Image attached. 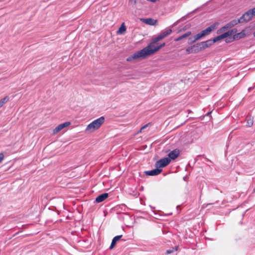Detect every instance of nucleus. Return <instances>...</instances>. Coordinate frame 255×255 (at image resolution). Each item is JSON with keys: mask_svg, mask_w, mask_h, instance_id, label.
I'll list each match as a JSON object with an SVG mask.
<instances>
[{"mask_svg": "<svg viewBox=\"0 0 255 255\" xmlns=\"http://www.w3.org/2000/svg\"><path fill=\"white\" fill-rule=\"evenodd\" d=\"M170 162V159L168 157H164L160 159L156 162L155 166L156 168H160L166 166Z\"/></svg>", "mask_w": 255, "mask_h": 255, "instance_id": "obj_3", "label": "nucleus"}, {"mask_svg": "<svg viewBox=\"0 0 255 255\" xmlns=\"http://www.w3.org/2000/svg\"><path fill=\"white\" fill-rule=\"evenodd\" d=\"M147 126V125H145V126H143V127H142L141 128V130H142L143 128H145Z\"/></svg>", "mask_w": 255, "mask_h": 255, "instance_id": "obj_32", "label": "nucleus"}, {"mask_svg": "<svg viewBox=\"0 0 255 255\" xmlns=\"http://www.w3.org/2000/svg\"><path fill=\"white\" fill-rule=\"evenodd\" d=\"M237 32V29L236 28H234L232 30H229L226 32H225L223 34L220 35L222 39L225 38L229 36H231L234 34L236 33Z\"/></svg>", "mask_w": 255, "mask_h": 255, "instance_id": "obj_12", "label": "nucleus"}, {"mask_svg": "<svg viewBox=\"0 0 255 255\" xmlns=\"http://www.w3.org/2000/svg\"><path fill=\"white\" fill-rule=\"evenodd\" d=\"M204 37L202 34V32L198 33L194 36V39L192 42H196V41L200 39L202 37Z\"/></svg>", "mask_w": 255, "mask_h": 255, "instance_id": "obj_21", "label": "nucleus"}, {"mask_svg": "<svg viewBox=\"0 0 255 255\" xmlns=\"http://www.w3.org/2000/svg\"><path fill=\"white\" fill-rule=\"evenodd\" d=\"M253 17L250 10L246 12L240 18L242 20V23L244 22L249 21Z\"/></svg>", "mask_w": 255, "mask_h": 255, "instance_id": "obj_5", "label": "nucleus"}, {"mask_svg": "<svg viewBox=\"0 0 255 255\" xmlns=\"http://www.w3.org/2000/svg\"><path fill=\"white\" fill-rule=\"evenodd\" d=\"M122 235H119L115 237L112 242L111 246L110 247V249L112 250L115 246L117 242L120 240V239L122 237Z\"/></svg>", "mask_w": 255, "mask_h": 255, "instance_id": "obj_15", "label": "nucleus"}, {"mask_svg": "<svg viewBox=\"0 0 255 255\" xmlns=\"http://www.w3.org/2000/svg\"><path fill=\"white\" fill-rule=\"evenodd\" d=\"M239 23H242V20L240 19V18L238 19V20H233L229 22L232 27Z\"/></svg>", "mask_w": 255, "mask_h": 255, "instance_id": "obj_22", "label": "nucleus"}, {"mask_svg": "<svg viewBox=\"0 0 255 255\" xmlns=\"http://www.w3.org/2000/svg\"><path fill=\"white\" fill-rule=\"evenodd\" d=\"M186 50L188 54L194 53V50L193 49V46L188 47Z\"/></svg>", "mask_w": 255, "mask_h": 255, "instance_id": "obj_24", "label": "nucleus"}, {"mask_svg": "<svg viewBox=\"0 0 255 255\" xmlns=\"http://www.w3.org/2000/svg\"><path fill=\"white\" fill-rule=\"evenodd\" d=\"M193 39H194V37H190L189 38V39H188V43L189 44H192V43H194V42H192Z\"/></svg>", "mask_w": 255, "mask_h": 255, "instance_id": "obj_29", "label": "nucleus"}, {"mask_svg": "<svg viewBox=\"0 0 255 255\" xmlns=\"http://www.w3.org/2000/svg\"><path fill=\"white\" fill-rule=\"evenodd\" d=\"M210 114H211V112H208V113L206 114V115H207V116H209Z\"/></svg>", "mask_w": 255, "mask_h": 255, "instance_id": "obj_33", "label": "nucleus"}, {"mask_svg": "<svg viewBox=\"0 0 255 255\" xmlns=\"http://www.w3.org/2000/svg\"><path fill=\"white\" fill-rule=\"evenodd\" d=\"M217 26V23H214L209 27L201 31L204 36L208 35L211 31L215 30Z\"/></svg>", "mask_w": 255, "mask_h": 255, "instance_id": "obj_6", "label": "nucleus"}, {"mask_svg": "<svg viewBox=\"0 0 255 255\" xmlns=\"http://www.w3.org/2000/svg\"><path fill=\"white\" fill-rule=\"evenodd\" d=\"M253 123H254V121H253V119L250 117L249 118H248L247 119V126L248 127H251L253 126Z\"/></svg>", "mask_w": 255, "mask_h": 255, "instance_id": "obj_23", "label": "nucleus"}, {"mask_svg": "<svg viewBox=\"0 0 255 255\" xmlns=\"http://www.w3.org/2000/svg\"><path fill=\"white\" fill-rule=\"evenodd\" d=\"M253 17L255 16V7L252 9H250Z\"/></svg>", "mask_w": 255, "mask_h": 255, "instance_id": "obj_26", "label": "nucleus"}, {"mask_svg": "<svg viewBox=\"0 0 255 255\" xmlns=\"http://www.w3.org/2000/svg\"><path fill=\"white\" fill-rule=\"evenodd\" d=\"M156 42H153V39L152 42L149 43L147 46L141 49L140 51L134 53L131 56L128 57L127 60L128 61H131L133 60L144 59L149 55L153 54L155 52L159 50L160 48L164 47L165 45V43H163L158 46H154V45Z\"/></svg>", "mask_w": 255, "mask_h": 255, "instance_id": "obj_1", "label": "nucleus"}, {"mask_svg": "<svg viewBox=\"0 0 255 255\" xmlns=\"http://www.w3.org/2000/svg\"><path fill=\"white\" fill-rule=\"evenodd\" d=\"M232 27L231 26V25H230V24L229 22L226 25L223 26L219 30H218V33L222 32L225 31L226 30L228 29V28H230Z\"/></svg>", "mask_w": 255, "mask_h": 255, "instance_id": "obj_19", "label": "nucleus"}, {"mask_svg": "<svg viewBox=\"0 0 255 255\" xmlns=\"http://www.w3.org/2000/svg\"><path fill=\"white\" fill-rule=\"evenodd\" d=\"M191 34V32L188 31V32L183 34L181 36H180L178 37L177 38H175L174 39V40L175 41H180V40H182V39H183L184 38H185L188 37Z\"/></svg>", "mask_w": 255, "mask_h": 255, "instance_id": "obj_17", "label": "nucleus"}, {"mask_svg": "<svg viewBox=\"0 0 255 255\" xmlns=\"http://www.w3.org/2000/svg\"><path fill=\"white\" fill-rule=\"evenodd\" d=\"M4 155L3 153H0V163L2 161V160L4 158Z\"/></svg>", "mask_w": 255, "mask_h": 255, "instance_id": "obj_28", "label": "nucleus"}, {"mask_svg": "<svg viewBox=\"0 0 255 255\" xmlns=\"http://www.w3.org/2000/svg\"><path fill=\"white\" fill-rule=\"evenodd\" d=\"M180 151L178 149H175L173 151H171L168 154V158L174 160L176 159L179 155Z\"/></svg>", "mask_w": 255, "mask_h": 255, "instance_id": "obj_10", "label": "nucleus"}, {"mask_svg": "<svg viewBox=\"0 0 255 255\" xmlns=\"http://www.w3.org/2000/svg\"><path fill=\"white\" fill-rule=\"evenodd\" d=\"M253 35L255 37V31L253 32Z\"/></svg>", "mask_w": 255, "mask_h": 255, "instance_id": "obj_34", "label": "nucleus"}, {"mask_svg": "<svg viewBox=\"0 0 255 255\" xmlns=\"http://www.w3.org/2000/svg\"><path fill=\"white\" fill-rule=\"evenodd\" d=\"M104 121L105 118L104 117H101L89 124L86 128V130L90 132L94 131L100 128L101 125L104 123Z\"/></svg>", "mask_w": 255, "mask_h": 255, "instance_id": "obj_2", "label": "nucleus"}, {"mask_svg": "<svg viewBox=\"0 0 255 255\" xmlns=\"http://www.w3.org/2000/svg\"><path fill=\"white\" fill-rule=\"evenodd\" d=\"M246 36L245 30H243L241 32L236 33L233 36V38L235 40H239L241 38H243Z\"/></svg>", "mask_w": 255, "mask_h": 255, "instance_id": "obj_14", "label": "nucleus"}, {"mask_svg": "<svg viewBox=\"0 0 255 255\" xmlns=\"http://www.w3.org/2000/svg\"><path fill=\"white\" fill-rule=\"evenodd\" d=\"M172 29H168L166 30L162 31L160 34L153 39V42H157L164 39L172 33Z\"/></svg>", "mask_w": 255, "mask_h": 255, "instance_id": "obj_4", "label": "nucleus"}, {"mask_svg": "<svg viewBox=\"0 0 255 255\" xmlns=\"http://www.w3.org/2000/svg\"><path fill=\"white\" fill-rule=\"evenodd\" d=\"M70 125V122H65L64 123H62L61 124H60L58 125L57 127H56L54 130H53V133L56 134L59 132L61 130L63 129L64 128L68 127Z\"/></svg>", "mask_w": 255, "mask_h": 255, "instance_id": "obj_8", "label": "nucleus"}, {"mask_svg": "<svg viewBox=\"0 0 255 255\" xmlns=\"http://www.w3.org/2000/svg\"><path fill=\"white\" fill-rule=\"evenodd\" d=\"M222 39V38L221 37V36L220 35L215 37L213 40H212V41H213V44Z\"/></svg>", "mask_w": 255, "mask_h": 255, "instance_id": "obj_25", "label": "nucleus"}, {"mask_svg": "<svg viewBox=\"0 0 255 255\" xmlns=\"http://www.w3.org/2000/svg\"><path fill=\"white\" fill-rule=\"evenodd\" d=\"M251 89H252V87H250L249 88V90L250 91Z\"/></svg>", "mask_w": 255, "mask_h": 255, "instance_id": "obj_35", "label": "nucleus"}, {"mask_svg": "<svg viewBox=\"0 0 255 255\" xmlns=\"http://www.w3.org/2000/svg\"><path fill=\"white\" fill-rule=\"evenodd\" d=\"M109 194L108 193H105L103 194H102L100 195H99L96 198V202L97 203H101L104 201L106 199H107L108 197Z\"/></svg>", "mask_w": 255, "mask_h": 255, "instance_id": "obj_13", "label": "nucleus"}, {"mask_svg": "<svg viewBox=\"0 0 255 255\" xmlns=\"http://www.w3.org/2000/svg\"><path fill=\"white\" fill-rule=\"evenodd\" d=\"M127 30L126 26L125 25V24L124 22H123L120 27L119 28L118 30L117 31V33L118 34H123L125 33Z\"/></svg>", "mask_w": 255, "mask_h": 255, "instance_id": "obj_16", "label": "nucleus"}, {"mask_svg": "<svg viewBox=\"0 0 255 255\" xmlns=\"http://www.w3.org/2000/svg\"><path fill=\"white\" fill-rule=\"evenodd\" d=\"M199 43H198L193 45V47L194 50V53H197L203 50L202 48H201V46H199Z\"/></svg>", "mask_w": 255, "mask_h": 255, "instance_id": "obj_20", "label": "nucleus"}, {"mask_svg": "<svg viewBox=\"0 0 255 255\" xmlns=\"http://www.w3.org/2000/svg\"><path fill=\"white\" fill-rule=\"evenodd\" d=\"M129 2L133 5H135L136 4L137 1L136 0H129Z\"/></svg>", "mask_w": 255, "mask_h": 255, "instance_id": "obj_27", "label": "nucleus"}, {"mask_svg": "<svg viewBox=\"0 0 255 255\" xmlns=\"http://www.w3.org/2000/svg\"><path fill=\"white\" fill-rule=\"evenodd\" d=\"M173 252V250H168L166 251V253L167 254H171Z\"/></svg>", "mask_w": 255, "mask_h": 255, "instance_id": "obj_30", "label": "nucleus"}, {"mask_svg": "<svg viewBox=\"0 0 255 255\" xmlns=\"http://www.w3.org/2000/svg\"><path fill=\"white\" fill-rule=\"evenodd\" d=\"M162 170L159 168H156V169H153L150 171H145L144 173L147 176H155L159 174Z\"/></svg>", "mask_w": 255, "mask_h": 255, "instance_id": "obj_7", "label": "nucleus"}, {"mask_svg": "<svg viewBox=\"0 0 255 255\" xmlns=\"http://www.w3.org/2000/svg\"><path fill=\"white\" fill-rule=\"evenodd\" d=\"M140 21L144 23H145L150 25H155L156 24L157 21L151 18H141Z\"/></svg>", "mask_w": 255, "mask_h": 255, "instance_id": "obj_9", "label": "nucleus"}, {"mask_svg": "<svg viewBox=\"0 0 255 255\" xmlns=\"http://www.w3.org/2000/svg\"><path fill=\"white\" fill-rule=\"evenodd\" d=\"M9 100L8 96H5L0 100V108H1L4 104L6 103Z\"/></svg>", "mask_w": 255, "mask_h": 255, "instance_id": "obj_18", "label": "nucleus"}, {"mask_svg": "<svg viewBox=\"0 0 255 255\" xmlns=\"http://www.w3.org/2000/svg\"><path fill=\"white\" fill-rule=\"evenodd\" d=\"M147 1H151L152 2H155L157 0H147Z\"/></svg>", "mask_w": 255, "mask_h": 255, "instance_id": "obj_31", "label": "nucleus"}, {"mask_svg": "<svg viewBox=\"0 0 255 255\" xmlns=\"http://www.w3.org/2000/svg\"><path fill=\"white\" fill-rule=\"evenodd\" d=\"M213 44V41L211 39L205 41L199 42V46H201V48H202V49L204 50L210 46H211Z\"/></svg>", "mask_w": 255, "mask_h": 255, "instance_id": "obj_11", "label": "nucleus"}]
</instances>
